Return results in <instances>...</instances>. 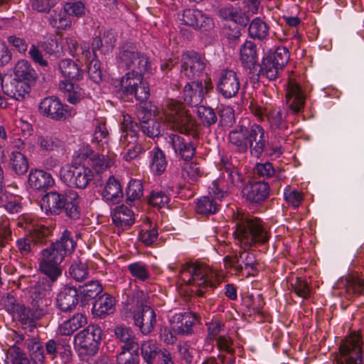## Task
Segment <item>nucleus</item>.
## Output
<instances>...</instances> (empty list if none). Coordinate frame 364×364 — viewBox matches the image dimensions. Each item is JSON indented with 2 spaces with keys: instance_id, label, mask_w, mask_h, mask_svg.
<instances>
[{
  "instance_id": "nucleus-23",
  "label": "nucleus",
  "mask_w": 364,
  "mask_h": 364,
  "mask_svg": "<svg viewBox=\"0 0 364 364\" xmlns=\"http://www.w3.org/2000/svg\"><path fill=\"white\" fill-rule=\"evenodd\" d=\"M339 294L347 300H353L359 295L364 294V281L354 275H348L345 279L341 280Z\"/></svg>"
},
{
  "instance_id": "nucleus-34",
  "label": "nucleus",
  "mask_w": 364,
  "mask_h": 364,
  "mask_svg": "<svg viewBox=\"0 0 364 364\" xmlns=\"http://www.w3.org/2000/svg\"><path fill=\"white\" fill-rule=\"evenodd\" d=\"M115 300L107 294L100 296L94 303L92 314L95 316L100 318L112 314L114 311Z\"/></svg>"
},
{
  "instance_id": "nucleus-58",
  "label": "nucleus",
  "mask_w": 364,
  "mask_h": 364,
  "mask_svg": "<svg viewBox=\"0 0 364 364\" xmlns=\"http://www.w3.org/2000/svg\"><path fill=\"white\" fill-rule=\"evenodd\" d=\"M102 290L98 281H90L81 287L80 294L85 301L95 298Z\"/></svg>"
},
{
  "instance_id": "nucleus-11",
  "label": "nucleus",
  "mask_w": 364,
  "mask_h": 364,
  "mask_svg": "<svg viewBox=\"0 0 364 364\" xmlns=\"http://www.w3.org/2000/svg\"><path fill=\"white\" fill-rule=\"evenodd\" d=\"M228 195V191L220 188L219 181H213L209 187L208 196L198 199L195 207L196 213L203 215L215 213L220 205L219 202Z\"/></svg>"
},
{
  "instance_id": "nucleus-24",
  "label": "nucleus",
  "mask_w": 364,
  "mask_h": 364,
  "mask_svg": "<svg viewBox=\"0 0 364 364\" xmlns=\"http://www.w3.org/2000/svg\"><path fill=\"white\" fill-rule=\"evenodd\" d=\"M79 302V294L75 287H65L58 294L56 306L62 312H70Z\"/></svg>"
},
{
  "instance_id": "nucleus-7",
  "label": "nucleus",
  "mask_w": 364,
  "mask_h": 364,
  "mask_svg": "<svg viewBox=\"0 0 364 364\" xmlns=\"http://www.w3.org/2000/svg\"><path fill=\"white\" fill-rule=\"evenodd\" d=\"M248 149L252 156L259 158L266 151L267 154L279 157L282 154L284 148L281 141L275 142L267 141L264 129L257 124H252L247 128Z\"/></svg>"
},
{
  "instance_id": "nucleus-62",
  "label": "nucleus",
  "mask_w": 364,
  "mask_h": 364,
  "mask_svg": "<svg viewBox=\"0 0 364 364\" xmlns=\"http://www.w3.org/2000/svg\"><path fill=\"white\" fill-rule=\"evenodd\" d=\"M142 132L150 138L158 137L161 134L162 125L156 119L149 120L141 128Z\"/></svg>"
},
{
  "instance_id": "nucleus-54",
  "label": "nucleus",
  "mask_w": 364,
  "mask_h": 364,
  "mask_svg": "<svg viewBox=\"0 0 364 364\" xmlns=\"http://www.w3.org/2000/svg\"><path fill=\"white\" fill-rule=\"evenodd\" d=\"M1 205L12 214L19 213L22 209L20 198L6 191L2 193Z\"/></svg>"
},
{
  "instance_id": "nucleus-1",
  "label": "nucleus",
  "mask_w": 364,
  "mask_h": 364,
  "mask_svg": "<svg viewBox=\"0 0 364 364\" xmlns=\"http://www.w3.org/2000/svg\"><path fill=\"white\" fill-rule=\"evenodd\" d=\"M164 115L165 121L171 129L186 135L171 134L168 138V144L178 157L184 161L191 160L196 154V145L189 136L194 139L199 137V124L178 102H170Z\"/></svg>"
},
{
  "instance_id": "nucleus-61",
  "label": "nucleus",
  "mask_w": 364,
  "mask_h": 364,
  "mask_svg": "<svg viewBox=\"0 0 364 364\" xmlns=\"http://www.w3.org/2000/svg\"><path fill=\"white\" fill-rule=\"evenodd\" d=\"M90 58L89 61H85L87 63V73L90 78L95 82H99L102 80V70L100 69V63L96 58V55Z\"/></svg>"
},
{
  "instance_id": "nucleus-14",
  "label": "nucleus",
  "mask_w": 364,
  "mask_h": 364,
  "mask_svg": "<svg viewBox=\"0 0 364 364\" xmlns=\"http://www.w3.org/2000/svg\"><path fill=\"white\" fill-rule=\"evenodd\" d=\"M101 338V328L90 325L75 336V343L80 347L81 353L94 355L98 351Z\"/></svg>"
},
{
  "instance_id": "nucleus-28",
  "label": "nucleus",
  "mask_w": 364,
  "mask_h": 364,
  "mask_svg": "<svg viewBox=\"0 0 364 364\" xmlns=\"http://www.w3.org/2000/svg\"><path fill=\"white\" fill-rule=\"evenodd\" d=\"M14 79L33 85H35L38 78L37 73L33 68L31 63L26 60H21L17 62L14 68Z\"/></svg>"
},
{
  "instance_id": "nucleus-38",
  "label": "nucleus",
  "mask_w": 364,
  "mask_h": 364,
  "mask_svg": "<svg viewBox=\"0 0 364 364\" xmlns=\"http://www.w3.org/2000/svg\"><path fill=\"white\" fill-rule=\"evenodd\" d=\"M87 323V317L82 314H75L65 321L59 327L62 335L70 336Z\"/></svg>"
},
{
  "instance_id": "nucleus-10",
  "label": "nucleus",
  "mask_w": 364,
  "mask_h": 364,
  "mask_svg": "<svg viewBox=\"0 0 364 364\" xmlns=\"http://www.w3.org/2000/svg\"><path fill=\"white\" fill-rule=\"evenodd\" d=\"M119 84L120 91L124 96H134L137 101L144 102L150 95L149 85L144 80L143 75L127 73Z\"/></svg>"
},
{
  "instance_id": "nucleus-27",
  "label": "nucleus",
  "mask_w": 364,
  "mask_h": 364,
  "mask_svg": "<svg viewBox=\"0 0 364 364\" xmlns=\"http://www.w3.org/2000/svg\"><path fill=\"white\" fill-rule=\"evenodd\" d=\"M116 42V33L113 30H107L102 35L96 36L92 42V55H95L97 51L106 54L111 52Z\"/></svg>"
},
{
  "instance_id": "nucleus-59",
  "label": "nucleus",
  "mask_w": 364,
  "mask_h": 364,
  "mask_svg": "<svg viewBox=\"0 0 364 364\" xmlns=\"http://www.w3.org/2000/svg\"><path fill=\"white\" fill-rule=\"evenodd\" d=\"M289 52L285 47H278L274 53L267 55L276 65L284 70L289 60Z\"/></svg>"
},
{
  "instance_id": "nucleus-4",
  "label": "nucleus",
  "mask_w": 364,
  "mask_h": 364,
  "mask_svg": "<svg viewBox=\"0 0 364 364\" xmlns=\"http://www.w3.org/2000/svg\"><path fill=\"white\" fill-rule=\"evenodd\" d=\"M233 236L241 248L248 250L252 247L266 244L271 233L267 225L257 217L247 215L235 220Z\"/></svg>"
},
{
  "instance_id": "nucleus-50",
  "label": "nucleus",
  "mask_w": 364,
  "mask_h": 364,
  "mask_svg": "<svg viewBox=\"0 0 364 364\" xmlns=\"http://www.w3.org/2000/svg\"><path fill=\"white\" fill-rule=\"evenodd\" d=\"M16 252L19 253L22 257H28L38 252L36 246L33 244L28 234L16 240Z\"/></svg>"
},
{
  "instance_id": "nucleus-31",
  "label": "nucleus",
  "mask_w": 364,
  "mask_h": 364,
  "mask_svg": "<svg viewBox=\"0 0 364 364\" xmlns=\"http://www.w3.org/2000/svg\"><path fill=\"white\" fill-rule=\"evenodd\" d=\"M247 128L240 126L233 129L228 134L229 144L238 152L246 153L248 150Z\"/></svg>"
},
{
  "instance_id": "nucleus-47",
  "label": "nucleus",
  "mask_w": 364,
  "mask_h": 364,
  "mask_svg": "<svg viewBox=\"0 0 364 364\" xmlns=\"http://www.w3.org/2000/svg\"><path fill=\"white\" fill-rule=\"evenodd\" d=\"M28 234L38 250L41 246L48 242L51 230L49 228L41 225L35 226Z\"/></svg>"
},
{
  "instance_id": "nucleus-16",
  "label": "nucleus",
  "mask_w": 364,
  "mask_h": 364,
  "mask_svg": "<svg viewBox=\"0 0 364 364\" xmlns=\"http://www.w3.org/2000/svg\"><path fill=\"white\" fill-rule=\"evenodd\" d=\"M207 62L201 54L195 51H188L182 55L181 73L189 79L198 77L205 71Z\"/></svg>"
},
{
  "instance_id": "nucleus-45",
  "label": "nucleus",
  "mask_w": 364,
  "mask_h": 364,
  "mask_svg": "<svg viewBox=\"0 0 364 364\" xmlns=\"http://www.w3.org/2000/svg\"><path fill=\"white\" fill-rule=\"evenodd\" d=\"M24 346L31 353L33 364L43 363L44 361L43 346L36 338L26 339L23 343Z\"/></svg>"
},
{
  "instance_id": "nucleus-6",
  "label": "nucleus",
  "mask_w": 364,
  "mask_h": 364,
  "mask_svg": "<svg viewBox=\"0 0 364 364\" xmlns=\"http://www.w3.org/2000/svg\"><path fill=\"white\" fill-rule=\"evenodd\" d=\"M249 109L258 121L267 120L271 131L279 135L280 139L279 141H281L282 143L286 141V137L289 133V125L286 120V116H284L280 107L272 104H266L265 106H263L257 102L251 101Z\"/></svg>"
},
{
  "instance_id": "nucleus-36",
  "label": "nucleus",
  "mask_w": 364,
  "mask_h": 364,
  "mask_svg": "<svg viewBox=\"0 0 364 364\" xmlns=\"http://www.w3.org/2000/svg\"><path fill=\"white\" fill-rule=\"evenodd\" d=\"M112 219L116 226L123 229L129 228L134 221L132 210L124 205L117 206L114 209Z\"/></svg>"
},
{
  "instance_id": "nucleus-55",
  "label": "nucleus",
  "mask_w": 364,
  "mask_h": 364,
  "mask_svg": "<svg viewBox=\"0 0 364 364\" xmlns=\"http://www.w3.org/2000/svg\"><path fill=\"white\" fill-rule=\"evenodd\" d=\"M202 173L200 166L194 161H185L182 166V176L191 181L197 180Z\"/></svg>"
},
{
  "instance_id": "nucleus-37",
  "label": "nucleus",
  "mask_w": 364,
  "mask_h": 364,
  "mask_svg": "<svg viewBox=\"0 0 364 364\" xmlns=\"http://www.w3.org/2000/svg\"><path fill=\"white\" fill-rule=\"evenodd\" d=\"M9 167L15 174L24 175L28 170L27 157L19 151H13L9 155Z\"/></svg>"
},
{
  "instance_id": "nucleus-25",
  "label": "nucleus",
  "mask_w": 364,
  "mask_h": 364,
  "mask_svg": "<svg viewBox=\"0 0 364 364\" xmlns=\"http://www.w3.org/2000/svg\"><path fill=\"white\" fill-rule=\"evenodd\" d=\"M28 182L31 188L46 191L53 185L54 180L51 174L46 171L32 168L28 174Z\"/></svg>"
},
{
  "instance_id": "nucleus-44",
  "label": "nucleus",
  "mask_w": 364,
  "mask_h": 364,
  "mask_svg": "<svg viewBox=\"0 0 364 364\" xmlns=\"http://www.w3.org/2000/svg\"><path fill=\"white\" fill-rule=\"evenodd\" d=\"M240 60L244 66L251 68L257 63L256 45L252 41H246L240 48Z\"/></svg>"
},
{
  "instance_id": "nucleus-9",
  "label": "nucleus",
  "mask_w": 364,
  "mask_h": 364,
  "mask_svg": "<svg viewBox=\"0 0 364 364\" xmlns=\"http://www.w3.org/2000/svg\"><path fill=\"white\" fill-rule=\"evenodd\" d=\"M224 267L229 271L234 272L235 274H242L243 271L247 272V276L255 277L258 274V263L253 252L240 251L239 255H227L223 259Z\"/></svg>"
},
{
  "instance_id": "nucleus-20",
  "label": "nucleus",
  "mask_w": 364,
  "mask_h": 364,
  "mask_svg": "<svg viewBox=\"0 0 364 364\" xmlns=\"http://www.w3.org/2000/svg\"><path fill=\"white\" fill-rule=\"evenodd\" d=\"M287 103L289 109L294 112H300L304 107L306 95L301 87L294 79H289L286 92Z\"/></svg>"
},
{
  "instance_id": "nucleus-40",
  "label": "nucleus",
  "mask_w": 364,
  "mask_h": 364,
  "mask_svg": "<svg viewBox=\"0 0 364 364\" xmlns=\"http://www.w3.org/2000/svg\"><path fill=\"white\" fill-rule=\"evenodd\" d=\"M140 350L141 355L146 364H154L159 354L164 351L159 349L156 343L151 340L142 342Z\"/></svg>"
},
{
  "instance_id": "nucleus-46",
  "label": "nucleus",
  "mask_w": 364,
  "mask_h": 364,
  "mask_svg": "<svg viewBox=\"0 0 364 364\" xmlns=\"http://www.w3.org/2000/svg\"><path fill=\"white\" fill-rule=\"evenodd\" d=\"M37 144L42 151H54L63 148L64 143L53 134H43L38 137Z\"/></svg>"
},
{
  "instance_id": "nucleus-21",
  "label": "nucleus",
  "mask_w": 364,
  "mask_h": 364,
  "mask_svg": "<svg viewBox=\"0 0 364 364\" xmlns=\"http://www.w3.org/2000/svg\"><path fill=\"white\" fill-rule=\"evenodd\" d=\"M198 317L192 312L176 314L171 320L172 330L179 335H191Z\"/></svg>"
},
{
  "instance_id": "nucleus-30",
  "label": "nucleus",
  "mask_w": 364,
  "mask_h": 364,
  "mask_svg": "<svg viewBox=\"0 0 364 364\" xmlns=\"http://www.w3.org/2000/svg\"><path fill=\"white\" fill-rule=\"evenodd\" d=\"M183 100L191 107L198 105L203 98V87L201 81H193L188 83L183 89Z\"/></svg>"
},
{
  "instance_id": "nucleus-57",
  "label": "nucleus",
  "mask_w": 364,
  "mask_h": 364,
  "mask_svg": "<svg viewBox=\"0 0 364 364\" xmlns=\"http://www.w3.org/2000/svg\"><path fill=\"white\" fill-rule=\"evenodd\" d=\"M112 164L109 157L102 154H95L90 157V166L98 174L107 170Z\"/></svg>"
},
{
  "instance_id": "nucleus-49",
  "label": "nucleus",
  "mask_w": 364,
  "mask_h": 364,
  "mask_svg": "<svg viewBox=\"0 0 364 364\" xmlns=\"http://www.w3.org/2000/svg\"><path fill=\"white\" fill-rule=\"evenodd\" d=\"M144 194V187L140 180L132 179L126 190L127 203L132 205L134 202L139 201Z\"/></svg>"
},
{
  "instance_id": "nucleus-42",
  "label": "nucleus",
  "mask_w": 364,
  "mask_h": 364,
  "mask_svg": "<svg viewBox=\"0 0 364 364\" xmlns=\"http://www.w3.org/2000/svg\"><path fill=\"white\" fill-rule=\"evenodd\" d=\"M80 198L78 194L73 191L68 192L67 203L63 210L71 220H77L80 218V210L79 207Z\"/></svg>"
},
{
  "instance_id": "nucleus-32",
  "label": "nucleus",
  "mask_w": 364,
  "mask_h": 364,
  "mask_svg": "<svg viewBox=\"0 0 364 364\" xmlns=\"http://www.w3.org/2000/svg\"><path fill=\"white\" fill-rule=\"evenodd\" d=\"M102 196L105 200L112 204L119 203L123 198V192L121 184L113 176H109Z\"/></svg>"
},
{
  "instance_id": "nucleus-48",
  "label": "nucleus",
  "mask_w": 364,
  "mask_h": 364,
  "mask_svg": "<svg viewBox=\"0 0 364 364\" xmlns=\"http://www.w3.org/2000/svg\"><path fill=\"white\" fill-rule=\"evenodd\" d=\"M282 71L283 69L276 65L272 59H269L267 56L263 58L259 70L261 76L269 80H275Z\"/></svg>"
},
{
  "instance_id": "nucleus-26",
  "label": "nucleus",
  "mask_w": 364,
  "mask_h": 364,
  "mask_svg": "<svg viewBox=\"0 0 364 364\" xmlns=\"http://www.w3.org/2000/svg\"><path fill=\"white\" fill-rule=\"evenodd\" d=\"M33 86L27 82L12 79L3 87V89L7 96L17 101H23L29 97Z\"/></svg>"
},
{
  "instance_id": "nucleus-33",
  "label": "nucleus",
  "mask_w": 364,
  "mask_h": 364,
  "mask_svg": "<svg viewBox=\"0 0 364 364\" xmlns=\"http://www.w3.org/2000/svg\"><path fill=\"white\" fill-rule=\"evenodd\" d=\"M58 87L67 101L71 104L79 102L85 95V91L78 85L68 80H61Z\"/></svg>"
},
{
  "instance_id": "nucleus-12",
  "label": "nucleus",
  "mask_w": 364,
  "mask_h": 364,
  "mask_svg": "<svg viewBox=\"0 0 364 364\" xmlns=\"http://www.w3.org/2000/svg\"><path fill=\"white\" fill-rule=\"evenodd\" d=\"M362 341L358 334L351 333L340 345V357L336 360V364H361Z\"/></svg>"
},
{
  "instance_id": "nucleus-56",
  "label": "nucleus",
  "mask_w": 364,
  "mask_h": 364,
  "mask_svg": "<svg viewBox=\"0 0 364 364\" xmlns=\"http://www.w3.org/2000/svg\"><path fill=\"white\" fill-rule=\"evenodd\" d=\"M139 348L121 347V351L117 355V364H137Z\"/></svg>"
},
{
  "instance_id": "nucleus-17",
  "label": "nucleus",
  "mask_w": 364,
  "mask_h": 364,
  "mask_svg": "<svg viewBox=\"0 0 364 364\" xmlns=\"http://www.w3.org/2000/svg\"><path fill=\"white\" fill-rule=\"evenodd\" d=\"M240 88V79L234 70L223 69L219 73L216 90L223 97L229 99L235 97Z\"/></svg>"
},
{
  "instance_id": "nucleus-15",
  "label": "nucleus",
  "mask_w": 364,
  "mask_h": 364,
  "mask_svg": "<svg viewBox=\"0 0 364 364\" xmlns=\"http://www.w3.org/2000/svg\"><path fill=\"white\" fill-rule=\"evenodd\" d=\"M39 112L55 121H64L74 114V111L54 96L45 97L38 106Z\"/></svg>"
},
{
  "instance_id": "nucleus-5",
  "label": "nucleus",
  "mask_w": 364,
  "mask_h": 364,
  "mask_svg": "<svg viewBox=\"0 0 364 364\" xmlns=\"http://www.w3.org/2000/svg\"><path fill=\"white\" fill-rule=\"evenodd\" d=\"M31 307H22L20 322L23 328L33 331L37 326V321L51 314L52 299L50 292L41 284H35L31 289Z\"/></svg>"
},
{
  "instance_id": "nucleus-64",
  "label": "nucleus",
  "mask_w": 364,
  "mask_h": 364,
  "mask_svg": "<svg viewBox=\"0 0 364 364\" xmlns=\"http://www.w3.org/2000/svg\"><path fill=\"white\" fill-rule=\"evenodd\" d=\"M69 272L70 276L77 282H82L88 276L87 266L82 262L72 264Z\"/></svg>"
},
{
  "instance_id": "nucleus-22",
  "label": "nucleus",
  "mask_w": 364,
  "mask_h": 364,
  "mask_svg": "<svg viewBox=\"0 0 364 364\" xmlns=\"http://www.w3.org/2000/svg\"><path fill=\"white\" fill-rule=\"evenodd\" d=\"M242 193L247 200L259 205L269 197V186L263 181L250 183L245 186Z\"/></svg>"
},
{
  "instance_id": "nucleus-39",
  "label": "nucleus",
  "mask_w": 364,
  "mask_h": 364,
  "mask_svg": "<svg viewBox=\"0 0 364 364\" xmlns=\"http://www.w3.org/2000/svg\"><path fill=\"white\" fill-rule=\"evenodd\" d=\"M114 333L117 339L124 345L122 347L139 348L135 333L131 328L124 326H117Z\"/></svg>"
},
{
  "instance_id": "nucleus-43",
  "label": "nucleus",
  "mask_w": 364,
  "mask_h": 364,
  "mask_svg": "<svg viewBox=\"0 0 364 364\" xmlns=\"http://www.w3.org/2000/svg\"><path fill=\"white\" fill-rule=\"evenodd\" d=\"M248 31L251 38L261 41L269 36V26L259 17H257L250 23Z\"/></svg>"
},
{
  "instance_id": "nucleus-8",
  "label": "nucleus",
  "mask_w": 364,
  "mask_h": 364,
  "mask_svg": "<svg viewBox=\"0 0 364 364\" xmlns=\"http://www.w3.org/2000/svg\"><path fill=\"white\" fill-rule=\"evenodd\" d=\"M119 65L126 68L136 74L144 75L151 70V64L149 58L144 53L139 51L132 44H126L119 53Z\"/></svg>"
},
{
  "instance_id": "nucleus-51",
  "label": "nucleus",
  "mask_w": 364,
  "mask_h": 364,
  "mask_svg": "<svg viewBox=\"0 0 364 364\" xmlns=\"http://www.w3.org/2000/svg\"><path fill=\"white\" fill-rule=\"evenodd\" d=\"M109 139V132L105 122L97 121L93 134V142H96L104 150L108 148Z\"/></svg>"
},
{
  "instance_id": "nucleus-41",
  "label": "nucleus",
  "mask_w": 364,
  "mask_h": 364,
  "mask_svg": "<svg viewBox=\"0 0 364 364\" xmlns=\"http://www.w3.org/2000/svg\"><path fill=\"white\" fill-rule=\"evenodd\" d=\"M127 268L131 276L139 282H146L151 277L149 266L141 261L132 262Z\"/></svg>"
},
{
  "instance_id": "nucleus-60",
  "label": "nucleus",
  "mask_w": 364,
  "mask_h": 364,
  "mask_svg": "<svg viewBox=\"0 0 364 364\" xmlns=\"http://www.w3.org/2000/svg\"><path fill=\"white\" fill-rule=\"evenodd\" d=\"M198 114L203 125L206 127L214 124L218 120L214 109L209 107L200 106L198 108Z\"/></svg>"
},
{
  "instance_id": "nucleus-53",
  "label": "nucleus",
  "mask_w": 364,
  "mask_h": 364,
  "mask_svg": "<svg viewBox=\"0 0 364 364\" xmlns=\"http://www.w3.org/2000/svg\"><path fill=\"white\" fill-rule=\"evenodd\" d=\"M49 23L54 28L65 30L71 26V20L65 10H55L49 18Z\"/></svg>"
},
{
  "instance_id": "nucleus-18",
  "label": "nucleus",
  "mask_w": 364,
  "mask_h": 364,
  "mask_svg": "<svg viewBox=\"0 0 364 364\" xmlns=\"http://www.w3.org/2000/svg\"><path fill=\"white\" fill-rule=\"evenodd\" d=\"M178 18L183 24L196 30L208 31L214 26L213 19L198 9H185Z\"/></svg>"
},
{
  "instance_id": "nucleus-29",
  "label": "nucleus",
  "mask_w": 364,
  "mask_h": 364,
  "mask_svg": "<svg viewBox=\"0 0 364 364\" xmlns=\"http://www.w3.org/2000/svg\"><path fill=\"white\" fill-rule=\"evenodd\" d=\"M68 193L65 194L60 193L56 191L48 193L42 199L46 210L51 214H60L66 203Z\"/></svg>"
},
{
  "instance_id": "nucleus-2",
  "label": "nucleus",
  "mask_w": 364,
  "mask_h": 364,
  "mask_svg": "<svg viewBox=\"0 0 364 364\" xmlns=\"http://www.w3.org/2000/svg\"><path fill=\"white\" fill-rule=\"evenodd\" d=\"M180 278L184 284V290L190 296L203 297L206 291L213 289L220 283L215 272L198 262L183 264Z\"/></svg>"
},
{
  "instance_id": "nucleus-19",
  "label": "nucleus",
  "mask_w": 364,
  "mask_h": 364,
  "mask_svg": "<svg viewBox=\"0 0 364 364\" xmlns=\"http://www.w3.org/2000/svg\"><path fill=\"white\" fill-rule=\"evenodd\" d=\"M134 324L143 335L151 333L156 323V314L150 306L141 304L139 309L134 312Z\"/></svg>"
},
{
  "instance_id": "nucleus-13",
  "label": "nucleus",
  "mask_w": 364,
  "mask_h": 364,
  "mask_svg": "<svg viewBox=\"0 0 364 364\" xmlns=\"http://www.w3.org/2000/svg\"><path fill=\"white\" fill-rule=\"evenodd\" d=\"M61 179L70 186L84 189L92 181V171L85 165L65 166L60 171Z\"/></svg>"
},
{
  "instance_id": "nucleus-35",
  "label": "nucleus",
  "mask_w": 364,
  "mask_h": 364,
  "mask_svg": "<svg viewBox=\"0 0 364 364\" xmlns=\"http://www.w3.org/2000/svg\"><path fill=\"white\" fill-rule=\"evenodd\" d=\"M59 70L65 80L79 81L83 77V70L70 59H63L58 64Z\"/></svg>"
},
{
  "instance_id": "nucleus-63",
  "label": "nucleus",
  "mask_w": 364,
  "mask_h": 364,
  "mask_svg": "<svg viewBox=\"0 0 364 364\" xmlns=\"http://www.w3.org/2000/svg\"><path fill=\"white\" fill-rule=\"evenodd\" d=\"M208 336L207 339L213 341L220 336V333L225 332V326L223 322L219 320H213L207 323Z\"/></svg>"
},
{
  "instance_id": "nucleus-3",
  "label": "nucleus",
  "mask_w": 364,
  "mask_h": 364,
  "mask_svg": "<svg viewBox=\"0 0 364 364\" xmlns=\"http://www.w3.org/2000/svg\"><path fill=\"white\" fill-rule=\"evenodd\" d=\"M76 247L72 233L65 230L59 240L41 251L39 259V269L52 282H55L62 274L60 266L65 256L73 252Z\"/></svg>"
},
{
  "instance_id": "nucleus-52",
  "label": "nucleus",
  "mask_w": 364,
  "mask_h": 364,
  "mask_svg": "<svg viewBox=\"0 0 364 364\" xmlns=\"http://www.w3.org/2000/svg\"><path fill=\"white\" fill-rule=\"evenodd\" d=\"M151 168L156 175H161L166 168L167 163L164 153L159 148H154L151 151Z\"/></svg>"
}]
</instances>
